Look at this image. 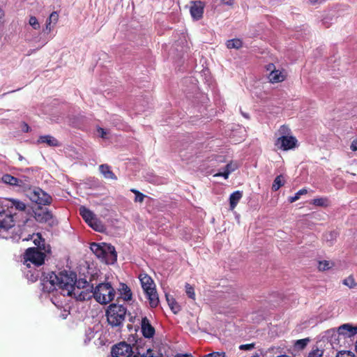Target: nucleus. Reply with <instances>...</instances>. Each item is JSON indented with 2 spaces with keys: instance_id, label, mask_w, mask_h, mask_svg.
Wrapping results in <instances>:
<instances>
[{
  "instance_id": "16",
  "label": "nucleus",
  "mask_w": 357,
  "mask_h": 357,
  "mask_svg": "<svg viewBox=\"0 0 357 357\" xmlns=\"http://www.w3.org/2000/svg\"><path fill=\"white\" fill-rule=\"evenodd\" d=\"M142 332L145 337L150 338L153 336L155 333L154 328L150 324L146 317H143L141 321Z\"/></svg>"
},
{
  "instance_id": "4",
  "label": "nucleus",
  "mask_w": 357,
  "mask_h": 357,
  "mask_svg": "<svg viewBox=\"0 0 357 357\" xmlns=\"http://www.w3.org/2000/svg\"><path fill=\"white\" fill-rule=\"evenodd\" d=\"M91 251L107 264H112L116 261L117 255L114 246L102 243V245L93 243L91 244Z\"/></svg>"
},
{
  "instance_id": "10",
  "label": "nucleus",
  "mask_w": 357,
  "mask_h": 357,
  "mask_svg": "<svg viewBox=\"0 0 357 357\" xmlns=\"http://www.w3.org/2000/svg\"><path fill=\"white\" fill-rule=\"evenodd\" d=\"M28 196L31 202L38 205L50 204L52 201V197L40 188L31 190Z\"/></svg>"
},
{
  "instance_id": "11",
  "label": "nucleus",
  "mask_w": 357,
  "mask_h": 357,
  "mask_svg": "<svg viewBox=\"0 0 357 357\" xmlns=\"http://www.w3.org/2000/svg\"><path fill=\"white\" fill-rule=\"evenodd\" d=\"M93 287L81 288L79 286H75L73 289L68 291V296L74 297L77 301H86L94 297Z\"/></svg>"
},
{
  "instance_id": "52",
  "label": "nucleus",
  "mask_w": 357,
  "mask_h": 357,
  "mask_svg": "<svg viewBox=\"0 0 357 357\" xmlns=\"http://www.w3.org/2000/svg\"><path fill=\"white\" fill-rule=\"evenodd\" d=\"M355 347H356V351H357V340H356V342Z\"/></svg>"
},
{
  "instance_id": "25",
  "label": "nucleus",
  "mask_w": 357,
  "mask_h": 357,
  "mask_svg": "<svg viewBox=\"0 0 357 357\" xmlns=\"http://www.w3.org/2000/svg\"><path fill=\"white\" fill-rule=\"evenodd\" d=\"M120 292L123 300L130 301L132 299V293L130 288L125 284H121Z\"/></svg>"
},
{
  "instance_id": "9",
  "label": "nucleus",
  "mask_w": 357,
  "mask_h": 357,
  "mask_svg": "<svg viewBox=\"0 0 357 357\" xmlns=\"http://www.w3.org/2000/svg\"><path fill=\"white\" fill-rule=\"evenodd\" d=\"M79 211L80 215L89 226L97 231H102L104 230V225L93 212L83 206L79 207Z\"/></svg>"
},
{
  "instance_id": "18",
  "label": "nucleus",
  "mask_w": 357,
  "mask_h": 357,
  "mask_svg": "<svg viewBox=\"0 0 357 357\" xmlns=\"http://www.w3.org/2000/svg\"><path fill=\"white\" fill-rule=\"evenodd\" d=\"M5 206L8 208L7 210H12L14 208L15 210L22 211L26 208V204L24 202L15 199H7V204Z\"/></svg>"
},
{
  "instance_id": "35",
  "label": "nucleus",
  "mask_w": 357,
  "mask_h": 357,
  "mask_svg": "<svg viewBox=\"0 0 357 357\" xmlns=\"http://www.w3.org/2000/svg\"><path fill=\"white\" fill-rule=\"evenodd\" d=\"M324 351L318 348L313 349L307 357H323Z\"/></svg>"
},
{
  "instance_id": "43",
  "label": "nucleus",
  "mask_w": 357,
  "mask_h": 357,
  "mask_svg": "<svg viewBox=\"0 0 357 357\" xmlns=\"http://www.w3.org/2000/svg\"><path fill=\"white\" fill-rule=\"evenodd\" d=\"M94 335V331L91 328L87 330L86 332V335L87 337L88 341H90L92 338H93Z\"/></svg>"
},
{
  "instance_id": "8",
  "label": "nucleus",
  "mask_w": 357,
  "mask_h": 357,
  "mask_svg": "<svg viewBox=\"0 0 357 357\" xmlns=\"http://www.w3.org/2000/svg\"><path fill=\"white\" fill-rule=\"evenodd\" d=\"M94 298L100 304H107L114 300L115 290L109 282L100 283L93 290Z\"/></svg>"
},
{
  "instance_id": "47",
  "label": "nucleus",
  "mask_w": 357,
  "mask_h": 357,
  "mask_svg": "<svg viewBox=\"0 0 357 357\" xmlns=\"http://www.w3.org/2000/svg\"><path fill=\"white\" fill-rule=\"evenodd\" d=\"M52 303L58 307L60 308L62 307L61 303H60L59 301H56L54 299L52 298Z\"/></svg>"
},
{
  "instance_id": "50",
  "label": "nucleus",
  "mask_w": 357,
  "mask_h": 357,
  "mask_svg": "<svg viewBox=\"0 0 357 357\" xmlns=\"http://www.w3.org/2000/svg\"><path fill=\"white\" fill-rule=\"evenodd\" d=\"M67 315H68L67 310H65L64 313H63L61 316L63 317V319H66Z\"/></svg>"
},
{
  "instance_id": "17",
  "label": "nucleus",
  "mask_w": 357,
  "mask_h": 357,
  "mask_svg": "<svg viewBox=\"0 0 357 357\" xmlns=\"http://www.w3.org/2000/svg\"><path fill=\"white\" fill-rule=\"evenodd\" d=\"M59 20V14L57 12H52L49 17L47 19L45 22V26L43 29L44 32L50 33L52 31L54 27L56 26Z\"/></svg>"
},
{
  "instance_id": "36",
  "label": "nucleus",
  "mask_w": 357,
  "mask_h": 357,
  "mask_svg": "<svg viewBox=\"0 0 357 357\" xmlns=\"http://www.w3.org/2000/svg\"><path fill=\"white\" fill-rule=\"evenodd\" d=\"M74 286H79L81 288L93 287L85 279H80L77 281L75 280Z\"/></svg>"
},
{
  "instance_id": "42",
  "label": "nucleus",
  "mask_w": 357,
  "mask_h": 357,
  "mask_svg": "<svg viewBox=\"0 0 357 357\" xmlns=\"http://www.w3.org/2000/svg\"><path fill=\"white\" fill-rule=\"evenodd\" d=\"M336 357H355L354 354L349 351L339 352Z\"/></svg>"
},
{
  "instance_id": "12",
  "label": "nucleus",
  "mask_w": 357,
  "mask_h": 357,
  "mask_svg": "<svg viewBox=\"0 0 357 357\" xmlns=\"http://www.w3.org/2000/svg\"><path fill=\"white\" fill-rule=\"evenodd\" d=\"M132 354L131 346L124 342L114 345L112 349V357H131Z\"/></svg>"
},
{
  "instance_id": "40",
  "label": "nucleus",
  "mask_w": 357,
  "mask_h": 357,
  "mask_svg": "<svg viewBox=\"0 0 357 357\" xmlns=\"http://www.w3.org/2000/svg\"><path fill=\"white\" fill-rule=\"evenodd\" d=\"M202 357H225V353L223 351H213L204 355Z\"/></svg>"
},
{
  "instance_id": "3",
  "label": "nucleus",
  "mask_w": 357,
  "mask_h": 357,
  "mask_svg": "<svg viewBox=\"0 0 357 357\" xmlns=\"http://www.w3.org/2000/svg\"><path fill=\"white\" fill-rule=\"evenodd\" d=\"M15 220L13 211L0 208V238L17 240L19 236L15 234Z\"/></svg>"
},
{
  "instance_id": "21",
  "label": "nucleus",
  "mask_w": 357,
  "mask_h": 357,
  "mask_svg": "<svg viewBox=\"0 0 357 357\" xmlns=\"http://www.w3.org/2000/svg\"><path fill=\"white\" fill-rule=\"evenodd\" d=\"M39 143H44L50 146H58L59 143L58 140L51 135L40 136L38 140Z\"/></svg>"
},
{
  "instance_id": "32",
  "label": "nucleus",
  "mask_w": 357,
  "mask_h": 357,
  "mask_svg": "<svg viewBox=\"0 0 357 357\" xmlns=\"http://www.w3.org/2000/svg\"><path fill=\"white\" fill-rule=\"evenodd\" d=\"M328 199L324 197L317 198L312 200V204L319 206H328Z\"/></svg>"
},
{
  "instance_id": "37",
  "label": "nucleus",
  "mask_w": 357,
  "mask_h": 357,
  "mask_svg": "<svg viewBox=\"0 0 357 357\" xmlns=\"http://www.w3.org/2000/svg\"><path fill=\"white\" fill-rule=\"evenodd\" d=\"M331 265L328 261H319L318 268L319 271H326L331 268Z\"/></svg>"
},
{
  "instance_id": "5",
  "label": "nucleus",
  "mask_w": 357,
  "mask_h": 357,
  "mask_svg": "<svg viewBox=\"0 0 357 357\" xmlns=\"http://www.w3.org/2000/svg\"><path fill=\"white\" fill-rule=\"evenodd\" d=\"M291 130L286 126H282L278 130V135L275 145L282 151H288L295 149L298 146V141L295 137L290 135Z\"/></svg>"
},
{
  "instance_id": "45",
  "label": "nucleus",
  "mask_w": 357,
  "mask_h": 357,
  "mask_svg": "<svg viewBox=\"0 0 357 357\" xmlns=\"http://www.w3.org/2000/svg\"><path fill=\"white\" fill-rule=\"evenodd\" d=\"M350 148L353 151H357V139L351 142Z\"/></svg>"
},
{
  "instance_id": "24",
  "label": "nucleus",
  "mask_w": 357,
  "mask_h": 357,
  "mask_svg": "<svg viewBox=\"0 0 357 357\" xmlns=\"http://www.w3.org/2000/svg\"><path fill=\"white\" fill-rule=\"evenodd\" d=\"M166 300L167 301L168 305L169 306L171 310L174 314L178 313L181 310L180 305L178 304V303L176 301V300L172 296L166 294Z\"/></svg>"
},
{
  "instance_id": "49",
  "label": "nucleus",
  "mask_w": 357,
  "mask_h": 357,
  "mask_svg": "<svg viewBox=\"0 0 357 357\" xmlns=\"http://www.w3.org/2000/svg\"><path fill=\"white\" fill-rule=\"evenodd\" d=\"M22 130L24 132H29V126L26 123H23Z\"/></svg>"
},
{
  "instance_id": "23",
  "label": "nucleus",
  "mask_w": 357,
  "mask_h": 357,
  "mask_svg": "<svg viewBox=\"0 0 357 357\" xmlns=\"http://www.w3.org/2000/svg\"><path fill=\"white\" fill-rule=\"evenodd\" d=\"M243 196L242 192L237 190L231 194L229 197V204L231 210H233Z\"/></svg>"
},
{
  "instance_id": "7",
  "label": "nucleus",
  "mask_w": 357,
  "mask_h": 357,
  "mask_svg": "<svg viewBox=\"0 0 357 357\" xmlns=\"http://www.w3.org/2000/svg\"><path fill=\"white\" fill-rule=\"evenodd\" d=\"M127 309L122 305L111 304L106 311L107 320L112 327L121 328L126 319Z\"/></svg>"
},
{
  "instance_id": "29",
  "label": "nucleus",
  "mask_w": 357,
  "mask_h": 357,
  "mask_svg": "<svg viewBox=\"0 0 357 357\" xmlns=\"http://www.w3.org/2000/svg\"><path fill=\"white\" fill-rule=\"evenodd\" d=\"M337 234L335 231H330L324 234V239L329 243V245H332L333 241L336 239Z\"/></svg>"
},
{
  "instance_id": "38",
  "label": "nucleus",
  "mask_w": 357,
  "mask_h": 357,
  "mask_svg": "<svg viewBox=\"0 0 357 357\" xmlns=\"http://www.w3.org/2000/svg\"><path fill=\"white\" fill-rule=\"evenodd\" d=\"M133 357H155V356H154L153 351L151 349H149L145 352H143V353L138 352Z\"/></svg>"
},
{
  "instance_id": "1",
  "label": "nucleus",
  "mask_w": 357,
  "mask_h": 357,
  "mask_svg": "<svg viewBox=\"0 0 357 357\" xmlns=\"http://www.w3.org/2000/svg\"><path fill=\"white\" fill-rule=\"evenodd\" d=\"M75 278L76 274L72 271H63L58 274L51 272L43 279V289L52 292L59 288L61 294L68 296V291L75 287Z\"/></svg>"
},
{
  "instance_id": "2",
  "label": "nucleus",
  "mask_w": 357,
  "mask_h": 357,
  "mask_svg": "<svg viewBox=\"0 0 357 357\" xmlns=\"http://www.w3.org/2000/svg\"><path fill=\"white\" fill-rule=\"evenodd\" d=\"M31 238L36 247L26 249L23 257L24 264L27 267L31 265L39 266L44 263L47 254L50 252V247L45 244L40 234H33Z\"/></svg>"
},
{
  "instance_id": "51",
  "label": "nucleus",
  "mask_w": 357,
  "mask_h": 357,
  "mask_svg": "<svg viewBox=\"0 0 357 357\" xmlns=\"http://www.w3.org/2000/svg\"><path fill=\"white\" fill-rule=\"evenodd\" d=\"M319 0H309V1L310 2V3L312 4H314L317 2H319Z\"/></svg>"
},
{
  "instance_id": "15",
  "label": "nucleus",
  "mask_w": 357,
  "mask_h": 357,
  "mask_svg": "<svg viewBox=\"0 0 357 357\" xmlns=\"http://www.w3.org/2000/svg\"><path fill=\"white\" fill-rule=\"evenodd\" d=\"M337 333L344 337H351L357 334V326L350 324H344L337 328Z\"/></svg>"
},
{
  "instance_id": "34",
  "label": "nucleus",
  "mask_w": 357,
  "mask_h": 357,
  "mask_svg": "<svg viewBox=\"0 0 357 357\" xmlns=\"http://www.w3.org/2000/svg\"><path fill=\"white\" fill-rule=\"evenodd\" d=\"M185 293L188 296L193 300L195 299V293L194 288L189 284H185Z\"/></svg>"
},
{
  "instance_id": "22",
  "label": "nucleus",
  "mask_w": 357,
  "mask_h": 357,
  "mask_svg": "<svg viewBox=\"0 0 357 357\" xmlns=\"http://www.w3.org/2000/svg\"><path fill=\"white\" fill-rule=\"evenodd\" d=\"M238 167V165L236 163L230 162L227 164L225 168L224 172H219L215 174V176H222L225 179L228 178L229 175L233 172L235 169H236Z\"/></svg>"
},
{
  "instance_id": "39",
  "label": "nucleus",
  "mask_w": 357,
  "mask_h": 357,
  "mask_svg": "<svg viewBox=\"0 0 357 357\" xmlns=\"http://www.w3.org/2000/svg\"><path fill=\"white\" fill-rule=\"evenodd\" d=\"M131 192L135 194V202H142L144 201V195L135 189H131Z\"/></svg>"
},
{
  "instance_id": "30",
  "label": "nucleus",
  "mask_w": 357,
  "mask_h": 357,
  "mask_svg": "<svg viewBox=\"0 0 357 357\" xmlns=\"http://www.w3.org/2000/svg\"><path fill=\"white\" fill-rule=\"evenodd\" d=\"M307 190L305 188H303L298 190L294 196L289 197V202L290 203H293L297 200H298L301 195L307 194Z\"/></svg>"
},
{
  "instance_id": "27",
  "label": "nucleus",
  "mask_w": 357,
  "mask_h": 357,
  "mask_svg": "<svg viewBox=\"0 0 357 357\" xmlns=\"http://www.w3.org/2000/svg\"><path fill=\"white\" fill-rule=\"evenodd\" d=\"M226 45L229 49H239L242 46V41L238 38L229 40L227 41Z\"/></svg>"
},
{
  "instance_id": "55",
  "label": "nucleus",
  "mask_w": 357,
  "mask_h": 357,
  "mask_svg": "<svg viewBox=\"0 0 357 357\" xmlns=\"http://www.w3.org/2000/svg\"><path fill=\"white\" fill-rule=\"evenodd\" d=\"M271 66H273V64L270 65V68H268L269 70H271Z\"/></svg>"
},
{
  "instance_id": "46",
  "label": "nucleus",
  "mask_w": 357,
  "mask_h": 357,
  "mask_svg": "<svg viewBox=\"0 0 357 357\" xmlns=\"http://www.w3.org/2000/svg\"><path fill=\"white\" fill-rule=\"evenodd\" d=\"M222 3L225 5H232L233 4V0H222Z\"/></svg>"
},
{
  "instance_id": "19",
  "label": "nucleus",
  "mask_w": 357,
  "mask_h": 357,
  "mask_svg": "<svg viewBox=\"0 0 357 357\" xmlns=\"http://www.w3.org/2000/svg\"><path fill=\"white\" fill-rule=\"evenodd\" d=\"M286 74L279 70H272L268 75V79L271 83H278L284 80Z\"/></svg>"
},
{
  "instance_id": "20",
  "label": "nucleus",
  "mask_w": 357,
  "mask_h": 357,
  "mask_svg": "<svg viewBox=\"0 0 357 357\" xmlns=\"http://www.w3.org/2000/svg\"><path fill=\"white\" fill-rule=\"evenodd\" d=\"M100 173L103 175L106 179L116 180L117 177L110 169V167L108 165L103 164L99 166Z\"/></svg>"
},
{
  "instance_id": "26",
  "label": "nucleus",
  "mask_w": 357,
  "mask_h": 357,
  "mask_svg": "<svg viewBox=\"0 0 357 357\" xmlns=\"http://www.w3.org/2000/svg\"><path fill=\"white\" fill-rule=\"evenodd\" d=\"M285 183V180L282 175L278 176L272 185V190L273 191L278 190L282 186H283Z\"/></svg>"
},
{
  "instance_id": "13",
  "label": "nucleus",
  "mask_w": 357,
  "mask_h": 357,
  "mask_svg": "<svg viewBox=\"0 0 357 357\" xmlns=\"http://www.w3.org/2000/svg\"><path fill=\"white\" fill-rule=\"evenodd\" d=\"M204 3L201 1L192 2L190 12L192 17L195 20H200L204 13Z\"/></svg>"
},
{
  "instance_id": "6",
  "label": "nucleus",
  "mask_w": 357,
  "mask_h": 357,
  "mask_svg": "<svg viewBox=\"0 0 357 357\" xmlns=\"http://www.w3.org/2000/svg\"><path fill=\"white\" fill-rule=\"evenodd\" d=\"M139 279L150 306L151 307H157L159 304V298L153 280L146 273H141L139 275Z\"/></svg>"
},
{
  "instance_id": "31",
  "label": "nucleus",
  "mask_w": 357,
  "mask_h": 357,
  "mask_svg": "<svg viewBox=\"0 0 357 357\" xmlns=\"http://www.w3.org/2000/svg\"><path fill=\"white\" fill-rule=\"evenodd\" d=\"M308 342H309L308 338L298 340L295 342L294 346L298 349H303L307 344Z\"/></svg>"
},
{
  "instance_id": "53",
  "label": "nucleus",
  "mask_w": 357,
  "mask_h": 357,
  "mask_svg": "<svg viewBox=\"0 0 357 357\" xmlns=\"http://www.w3.org/2000/svg\"><path fill=\"white\" fill-rule=\"evenodd\" d=\"M19 159H20V160H22L23 159L22 156V155H20V156H19Z\"/></svg>"
},
{
  "instance_id": "33",
  "label": "nucleus",
  "mask_w": 357,
  "mask_h": 357,
  "mask_svg": "<svg viewBox=\"0 0 357 357\" xmlns=\"http://www.w3.org/2000/svg\"><path fill=\"white\" fill-rule=\"evenodd\" d=\"M29 25L35 30L40 29V24L37 18L34 16H31L29 20Z\"/></svg>"
},
{
  "instance_id": "28",
  "label": "nucleus",
  "mask_w": 357,
  "mask_h": 357,
  "mask_svg": "<svg viewBox=\"0 0 357 357\" xmlns=\"http://www.w3.org/2000/svg\"><path fill=\"white\" fill-rule=\"evenodd\" d=\"M342 284L348 287L349 289H354L357 287V283L352 275H349L347 278L344 279Z\"/></svg>"
},
{
  "instance_id": "48",
  "label": "nucleus",
  "mask_w": 357,
  "mask_h": 357,
  "mask_svg": "<svg viewBox=\"0 0 357 357\" xmlns=\"http://www.w3.org/2000/svg\"><path fill=\"white\" fill-rule=\"evenodd\" d=\"M174 357H193L191 354H176Z\"/></svg>"
},
{
  "instance_id": "41",
  "label": "nucleus",
  "mask_w": 357,
  "mask_h": 357,
  "mask_svg": "<svg viewBox=\"0 0 357 357\" xmlns=\"http://www.w3.org/2000/svg\"><path fill=\"white\" fill-rule=\"evenodd\" d=\"M97 132H98V135L103 138V139H107L108 138V131L104 128H98L97 129Z\"/></svg>"
},
{
  "instance_id": "14",
  "label": "nucleus",
  "mask_w": 357,
  "mask_h": 357,
  "mask_svg": "<svg viewBox=\"0 0 357 357\" xmlns=\"http://www.w3.org/2000/svg\"><path fill=\"white\" fill-rule=\"evenodd\" d=\"M1 181L4 183L13 187L24 188L26 185L25 180L14 177L8 174L3 175Z\"/></svg>"
},
{
  "instance_id": "44",
  "label": "nucleus",
  "mask_w": 357,
  "mask_h": 357,
  "mask_svg": "<svg viewBox=\"0 0 357 357\" xmlns=\"http://www.w3.org/2000/svg\"><path fill=\"white\" fill-rule=\"evenodd\" d=\"M254 347L253 344H242L240 346V349L242 350H250Z\"/></svg>"
},
{
  "instance_id": "54",
  "label": "nucleus",
  "mask_w": 357,
  "mask_h": 357,
  "mask_svg": "<svg viewBox=\"0 0 357 357\" xmlns=\"http://www.w3.org/2000/svg\"><path fill=\"white\" fill-rule=\"evenodd\" d=\"M251 357H259V356H257V355H255V356H251Z\"/></svg>"
},
{
  "instance_id": "56",
  "label": "nucleus",
  "mask_w": 357,
  "mask_h": 357,
  "mask_svg": "<svg viewBox=\"0 0 357 357\" xmlns=\"http://www.w3.org/2000/svg\"><path fill=\"white\" fill-rule=\"evenodd\" d=\"M29 238H24L23 241H28Z\"/></svg>"
}]
</instances>
